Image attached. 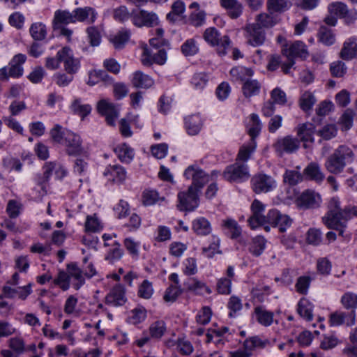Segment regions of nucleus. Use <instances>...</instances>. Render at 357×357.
I'll use <instances>...</instances> for the list:
<instances>
[{
    "mask_svg": "<svg viewBox=\"0 0 357 357\" xmlns=\"http://www.w3.org/2000/svg\"><path fill=\"white\" fill-rule=\"evenodd\" d=\"M132 23L138 26H154L158 24V17L154 13L144 10H133L131 13Z\"/></svg>",
    "mask_w": 357,
    "mask_h": 357,
    "instance_id": "10",
    "label": "nucleus"
},
{
    "mask_svg": "<svg viewBox=\"0 0 357 357\" xmlns=\"http://www.w3.org/2000/svg\"><path fill=\"white\" fill-rule=\"evenodd\" d=\"M292 219L285 214H282L275 209L270 210L268 213L267 223L273 227H278L280 232H284L292 224Z\"/></svg>",
    "mask_w": 357,
    "mask_h": 357,
    "instance_id": "11",
    "label": "nucleus"
},
{
    "mask_svg": "<svg viewBox=\"0 0 357 357\" xmlns=\"http://www.w3.org/2000/svg\"><path fill=\"white\" fill-rule=\"evenodd\" d=\"M199 192L192 187H189L187 192H181L178 194V208L180 211H194L199 205Z\"/></svg>",
    "mask_w": 357,
    "mask_h": 357,
    "instance_id": "6",
    "label": "nucleus"
},
{
    "mask_svg": "<svg viewBox=\"0 0 357 357\" xmlns=\"http://www.w3.org/2000/svg\"><path fill=\"white\" fill-rule=\"evenodd\" d=\"M112 248L107 252L105 256V259L109 263L113 264L122 257L123 251L120 248V244L116 241L112 245Z\"/></svg>",
    "mask_w": 357,
    "mask_h": 357,
    "instance_id": "52",
    "label": "nucleus"
},
{
    "mask_svg": "<svg viewBox=\"0 0 357 357\" xmlns=\"http://www.w3.org/2000/svg\"><path fill=\"white\" fill-rule=\"evenodd\" d=\"M73 111L81 116L82 118L88 115L91 111V105L88 104H82L80 100H75L71 105Z\"/></svg>",
    "mask_w": 357,
    "mask_h": 357,
    "instance_id": "59",
    "label": "nucleus"
},
{
    "mask_svg": "<svg viewBox=\"0 0 357 357\" xmlns=\"http://www.w3.org/2000/svg\"><path fill=\"white\" fill-rule=\"evenodd\" d=\"M192 229L197 235L201 236L208 235L212 231L210 222L204 217H199L193 220Z\"/></svg>",
    "mask_w": 357,
    "mask_h": 357,
    "instance_id": "33",
    "label": "nucleus"
},
{
    "mask_svg": "<svg viewBox=\"0 0 357 357\" xmlns=\"http://www.w3.org/2000/svg\"><path fill=\"white\" fill-rule=\"evenodd\" d=\"M75 23L73 11L57 10L54 13L53 24L54 28H59L61 24Z\"/></svg>",
    "mask_w": 357,
    "mask_h": 357,
    "instance_id": "30",
    "label": "nucleus"
},
{
    "mask_svg": "<svg viewBox=\"0 0 357 357\" xmlns=\"http://www.w3.org/2000/svg\"><path fill=\"white\" fill-rule=\"evenodd\" d=\"M114 151L122 162L130 163L134 158L133 149L125 143L116 146Z\"/></svg>",
    "mask_w": 357,
    "mask_h": 357,
    "instance_id": "34",
    "label": "nucleus"
},
{
    "mask_svg": "<svg viewBox=\"0 0 357 357\" xmlns=\"http://www.w3.org/2000/svg\"><path fill=\"white\" fill-rule=\"evenodd\" d=\"M266 241L261 236L254 238L250 245L249 250L255 257L260 256L266 248Z\"/></svg>",
    "mask_w": 357,
    "mask_h": 357,
    "instance_id": "45",
    "label": "nucleus"
},
{
    "mask_svg": "<svg viewBox=\"0 0 357 357\" xmlns=\"http://www.w3.org/2000/svg\"><path fill=\"white\" fill-rule=\"evenodd\" d=\"M26 60V56L23 54H17L13 56L9 63V75L10 77L18 78L23 75L22 65Z\"/></svg>",
    "mask_w": 357,
    "mask_h": 357,
    "instance_id": "23",
    "label": "nucleus"
},
{
    "mask_svg": "<svg viewBox=\"0 0 357 357\" xmlns=\"http://www.w3.org/2000/svg\"><path fill=\"white\" fill-rule=\"evenodd\" d=\"M340 301L343 307L349 311L347 325L354 324L356 319V310L357 309V294L350 291L346 292L341 297Z\"/></svg>",
    "mask_w": 357,
    "mask_h": 357,
    "instance_id": "17",
    "label": "nucleus"
},
{
    "mask_svg": "<svg viewBox=\"0 0 357 357\" xmlns=\"http://www.w3.org/2000/svg\"><path fill=\"white\" fill-rule=\"evenodd\" d=\"M255 315L257 321L262 326H269L273 322V313L262 306L255 308Z\"/></svg>",
    "mask_w": 357,
    "mask_h": 357,
    "instance_id": "35",
    "label": "nucleus"
},
{
    "mask_svg": "<svg viewBox=\"0 0 357 357\" xmlns=\"http://www.w3.org/2000/svg\"><path fill=\"white\" fill-rule=\"evenodd\" d=\"M204 40L212 46L217 47L218 54L222 56L226 55L227 50L230 47L231 40L228 36L220 37L218 30L214 27L206 29L204 33Z\"/></svg>",
    "mask_w": 357,
    "mask_h": 357,
    "instance_id": "3",
    "label": "nucleus"
},
{
    "mask_svg": "<svg viewBox=\"0 0 357 357\" xmlns=\"http://www.w3.org/2000/svg\"><path fill=\"white\" fill-rule=\"evenodd\" d=\"M75 22L87 21L88 23L93 24L97 18V13L91 7L77 8L73 10Z\"/></svg>",
    "mask_w": 357,
    "mask_h": 357,
    "instance_id": "21",
    "label": "nucleus"
},
{
    "mask_svg": "<svg viewBox=\"0 0 357 357\" xmlns=\"http://www.w3.org/2000/svg\"><path fill=\"white\" fill-rule=\"evenodd\" d=\"M340 56L344 60L357 58V37L350 38L344 42Z\"/></svg>",
    "mask_w": 357,
    "mask_h": 357,
    "instance_id": "27",
    "label": "nucleus"
},
{
    "mask_svg": "<svg viewBox=\"0 0 357 357\" xmlns=\"http://www.w3.org/2000/svg\"><path fill=\"white\" fill-rule=\"evenodd\" d=\"M66 270L69 273L70 280H73V287L76 290L79 289L84 284L86 279L82 268L77 263L72 262L67 264Z\"/></svg>",
    "mask_w": 357,
    "mask_h": 357,
    "instance_id": "20",
    "label": "nucleus"
},
{
    "mask_svg": "<svg viewBox=\"0 0 357 357\" xmlns=\"http://www.w3.org/2000/svg\"><path fill=\"white\" fill-rule=\"evenodd\" d=\"M97 109L100 114L105 116L108 125L114 126L119 112L116 105L107 100H101L98 103Z\"/></svg>",
    "mask_w": 357,
    "mask_h": 357,
    "instance_id": "15",
    "label": "nucleus"
},
{
    "mask_svg": "<svg viewBox=\"0 0 357 357\" xmlns=\"http://www.w3.org/2000/svg\"><path fill=\"white\" fill-rule=\"evenodd\" d=\"M247 128L248 134L251 137L252 142V140H255V138L259 135L261 129V123L257 114H252L250 115V121L247 126Z\"/></svg>",
    "mask_w": 357,
    "mask_h": 357,
    "instance_id": "43",
    "label": "nucleus"
},
{
    "mask_svg": "<svg viewBox=\"0 0 357 357\" xmlns=\"http://www.w3.org/2000/svg\"><path fill=\"white\" fill-rule=\"evenodd\" d=\"M332 264L330 260L326 257H322L317 259V272L324 275L330 274Z\"/></svg>",
    "mask_w": 357,
    "mask_h": 357,
    "instance_id": "64",
    "label": "nucleus"
},
{
    "mask_svg": "<svg viewBox=\"0 0 357 357\" xmlns=\"http://www.w3.org/2000/svg\"><path fill=\"white\" fill-rule=\"evenodd\" d=\"M230 75L236 81H245L253 75V70L250 68L238 66L232 68L230 70Z\"/></svg>",
    "mask_w": 357,
    "mask_h": 357,
    "instance_id": "44",
    "label": "nucleus"
},
{
    "mask_svg": "<svg viewBox=\"0 0 357 357\" xmlns=\"http://www.w3.org/2000/svg\"><path fill=\"white\" fill-rule=\"evenodd\" d=\"M105 301L106 304L111 306L123 305L127 301L124 287L121 284L115 285L107 294Z\"/></svg>",
    "mask_w": 357,
    "mask_h": 357,
    "instance_id": "16",
    "label": "nucleus"
},
{
    "mask_svg": "<svg viewBox=\"0 0 357 357\" xmlns=\"http://www.w3.org/2000/svg\"><path fill=\"white\" fill-rule=\"evenodd\" d=\"M316 102L314 94L310 91L303 92L298 100L300 108L305 112H310Z\"/></svg>",
    "mask_w": 357,
    "mask_h": 357,
    "instance_id": "38",
    "label": "nucleus"
},
{
    "mask_svg": "<svg viewBox=\"0 0 357 357\" xmlns=\"http://www.w3.org/2000/svg\"><path fill=\"white\" fill-rule=\"evenodd\" d=\"M29 33L35 40H43L47 36L46 26L41 22L33 23L30 26Z\"/></svg>",
    "mask_w": 357,
    "mask_h": 357,
    "instance_id": "46",
    "label": "nucleus"
},
{
    "mask_svg": "<svg viewBox=\"0 0 357 357\" xmlns=\"http://www.w3.org/2000/svg\"><path fill=\"white\" fill-rule=\"evenodd\" d=\"M25 17L20 12H14L8 17L9 24L20 30L24 27Z\"/></svg>",
    "mask_w": 357,
    "mask_h": 357,
    "instance_id": "61",
    "label": "nucleus"
},
{
    "mask_svg": "<svg viewBox=\"0 0 357 357\" xmlns=\"http://www.w3.org/2000/svg\"><path fill=\"white\" fill-rule=\"evenodd\" d=\"M251 210L252 215L249 218L248 223L252 229L266 225L268 214L266 215L262 214L265 210V206L260 201L255 199L251 205Z\"/></svg>",
    "mask_w": 357,
    "mask_h": 357,
    "instance_id": "14",
    "label": "nucleus"
},
{
    "mask_svg": "<svg viewBox=\"0 0 357 357\" xmlns=\"http://www.w3.org/2000/svg\"><path fill=\"white\" fill-rule=\"evenodd\" d=\"M252 188L255 193H266L275 187V180L265 174L255 175L251 179Z\"/></svg>",
    "mask_w": 357,
    "mask_h": 357,
    "instance_id": "9",
    "label": "nucleus"
},
{
    "mask_svg": "<svg viewBox=\"0 0 357 357\" xmlns=\"http://www.w3.org/2000/svg\"><path fill=\"white\" fill-rule=\"evenodd\" d=\"M220 241V238L218 236H213L211 243L208 247L202 249L203 253L208 258L213 257L215 253H220L219 250Z\"/></svg>",
    "mask_w": 357,
    "mask_h": 357,
    "instance_id": "63",
    "label": "nucleus"
},
{
    "mask_svg": "<svg viewBox=\"0 0 357 357\" xmlns=\"http://www.w3.org/2000/svg\"><path fill=\"white\" fill-rule=\"evenodd\" d=\"M185 128L190 135H196L201 130L203 121L199 114H193L185 119Z\"/></svg>",
    "mask_w": 357,
    "mask_h": 357,
    "instance_id": "29",
    "label": "nucleus"
},
{
    "mask_svg": "<svg viewBox=\"0 0 357 357\" xmlns=\"http://www.w3.org/2000/svg\"><path fill=\"white\" fill-rule=\"evenodd\" d=\"M300 140L291 135L280 137L273 144V148L278 155L282 156L284 153L291 154L298 150Z\"/></svg>",
    "mask_w": 357,
    "mask_h": 357,
    "instance_id": "7",
    "label": "nucleus"
},
{
    "mask_svg": "<svg viewBox=\"0 0 357 357\" xmlns=\"http://www.w3.org/2000/svg\"><path fill=\"white\" fill-rule=\"evenodd\" d=\"M351 218V207L346 206L342 209L340 200L333 197L329 202L328 211L323 218V222L328 228L337 230L339 235L343 236L347 222Z\"/></svg>",
    "mask_w": 357,
    "mask_h": 357,
    "instance_id": "1",
    "label": "nucleus"
},
{
    "mask_svg": "<svg viewBox=\"0 0 357 357\" xmlns=\"http://www.w3.org/2000/svg\"><path fill=\"white\" fill-rule=\"evenodd\" d=\"M222 176L229 182L241 183L248 180L250 174L246 164L236 161L226 167Z\"/></svg>",
    "mask_w": 357,
    "mask_h": 357,
    "instance_id": "4",
    "label": "nucleus"
},
{
    "mask_svg": "<svg viewBox=\"0 0 357 357\" xmlns=\"http://www.w3.org/2000/svg\"><path fill=\"white\" fill-rule=\"evenodd\" d=\"M279 22V18L275 14L266 13H261L257 15L256 22L255 24H259L261 27L271 28L275 26Z\"/></svg>",
    "mask_w": 357,
    "mask_h": 357,
    "instance_id": "40",
    "label": "nucleus"
},
{
    "mask_svg": "<svg viewBox=\"0 0 357 357\" xmlns=\"http://www.w3.org/2000/svg\"><path fill=\"white\" fill-rule=\"evenodd\" d=\"M54 163L50 162L47 163L44 166V173L43 176L41 178H39L38 180V184L41 187V189L44 192V194H46V187L45 183L48 181L50 176L54 174Z\"/></svg>",
    "mask_w": 357,
    "mask_h": 357,
    "instance_id": "57",
    "label": "nucleus"
},
{
    "mask_svg": "<svg viewBox=\"0 0 357 357\" xmlns=\"http://www.w3.org/2000/svg\"><path fill=\"white\" fill-rule=\"evenodd\" d=\"M70 275L69 273L60 271L57 277L54 280V283L63 290L66 291L70 287Z\"/></svg>",
    "mask_w": 357,
    "mask_h": 357,
    "instance_id": "56",
    "label": "nucleus"
},
{
    "mask_svg": "<svg viewBox=\"0 0 357 357\" xmlns=\"http://www.w3.org/2000/svg\"><path fill=\"white\" fill-rule=\"evenodd\" d=\"M58 56L64 64V69L68 74L76 73L80 66L79 61L74 58L73 51L68 47H64L58 51Z\"/></svg>",
    "mask_w": 357,
    "mask_h": 357,
    "instance_id": "13",
    "label": "nucleus"
},
{
    "mask_svg": "<svg viewBox=\"0 0 357 357\" xmlns=\"http://www.w3.org/2000/svg\"><path fill=\"white\" fill-rule=\"evenodd\" d=\"M282 54L288 60L287 63H283L281 66L282 70L285 74H288L289 69L295 64L294 59L296 58L305 59L309 55L305 43L299 40L294 42L289 47L284 48Z\"/></svg>",
    "mask_w": 357,
    "mask_h": 357,
    "instance_id": "2",
    "label": "nucleus"
},
{
    "mask_svg": "<svg viewBox=\"0 0 357 357\" xmlns=\"http://www.w3.org/2000/svg\"><path fill=\"white\" fill-rule=\"evenodd\" d=\"M246 43L252 47L263 45L266 40L265 30L259 26V24L251 23L246 24L243 29Z\"/></svg>",
    "mask_w": 357,
    "mask_h": 357,
    "instance_id": "5",
    "label": "nucleus"
},
{
    "mask_svg": "<svg viewBox=\"0 0 357 357\" xmlns=\"http://www.w3.org/2000/svg\"><path fill=\"white\" fill-rule=\"evenodd\" d=\"M166 331V324L163 321L153 322L149 327V333L151 337L160 339Z\"/></svg>",
    "mask_w": 357,
    "mask_h": 357,
    "instance_id": "51",
    "label": "nucleus"
},
{
    "mask_svg": "<svg viewBox=\"0 0 357 357\" xmlns=\"http://www.w3.org/2000/svg\"><path fill=\"white\" fill-rule=\"evenodd\" d=\"M345 166L344 163L333 153L326 159L325 162V167L328 172L334 174H340Z\"/></svg>",
    "mask_w": 357,
    "mask_h": 357,
    "instance_id": "37",
    "label": "nucleus"
},
{
    "mask_svg": "<svg viewBox=\"0 0 357 357\" xmlns=\"http://www.w3.org/2000/svg\"><path fill=\"white\" fill-rule=\"evenodd\" d=\"M261 89L260 83L256 79H247L242 86L243 93L246 98L259 94Z\"/></svg>",
    "mask_w": 357,
    "mask_h": 357,
    "instance_id": "41",
    "label": "nucleus"
},
{
    "mask_svg": "<svg viewBox=\"0 0 357 357\" xmlns=\"http://www.w3.org/2000/svg\"><path fill=\"white\" fill-rule=\"evenodd\" d=\"M181 52L185 56L195 55L199 52V47L195 39L187 40L181 45Z\"/></svg>",
    "mask_w": 357,
    "mask_h": 357,
    "instance_id": "55",
    "label": "nucleus"
},
{
    "mask_svg": "<svg viewBox=\"0 0 357 357\" xmlns=\"http://www.w3.org/2000/svg\"><path fill=\"white\" fill-rule=\"evenodd\" d=\"M67 132H70V130L63 129L59 125H56L50 130V135L54 142L63 144L66 140V134Z\"/></svg>",
    "mask_w": 357,
    "mask_h": 357,
    "instance_id": "53",
    "label": "nucleus"
},
{
    "mask_svg": "<svg viewBox=\"0 0 357 357\" xmlns=\"http://www.w3.org/2000/svg\"><path fill=\"white\" fill-rule=\"evenodd\" d=\"M184 285L188 291L195 292L197 294H211V289L207 287L205 283L198 280L197 278H190Z\"/></svg>",
    "mask_w": 357,
    "mask_h": 357,
    "instance_id": "36",
    "label": "nucleus"
},
{
    "mask_svg": "<svg viewBox=\"0 0 357 357\" xmlns=\"http://www.w3.org/2000/svg\"><path fill=\"white\" fill-rule=\"evenodd\" d=\"M255 148V140H252L248 145L243 146L239 151L236 161H247L250 158L251 153L254 152Z\"/></svg>",
    "mask_w": 357,
    "mask_h": 357,
    "instance_id": "60",
    "label": "nucleus"
},
{
    "mask_svg": "<svg viewBox=\"0 0 357 357\" xmlns=\"http://www.w3.org/2000/svg\"><path fill=\"white\" fill-rule=\"evenodd\" d=\"M334 155L342 160L346 165L347 163H350L354 160V153L350 148L348 146L342 145L340 146L337 149L333 152Z\"/></svg>",
    "mask_w": 357,
    "mask_h": 357,
    "instance_id": "49",
    "label": "nucleus"
},
{
    "mask_svg": "<svg viewBox=\"0 0 357 357\" xmlns=\"http://www.w3.org/2000/svg\"><path fill=\"white\" fill-rule=\"evenodd\" d=\"M270 345V341L268 339H262L258 336L251 337L246 339L243 342V347L248 351L251 355L252 351L257 349H264Z\"/></svg>",
    "mask_w": 357,
    "mask_h": 357,
    "instance_id": "31",
    "label": "nucleus"
},
{
    "mask_svg": "<svg viewBox=\"0 0 357 357\" xmlns=\"http://www.w3.org/2000/svg\"><path fill=\"white\" fill-rule=\"evenodd\" d=\"M321 202L320 195L311 190H305L296 199L297 206L303 209L318 208Z\"/></svg>",
    "mask_w": 357,
    "mask_h": 357,
    "instance_id": "12",
    "label": "nucleus"
},
{
    "mask_svg": "<svg viewBox=\"0 0 357 357\" xmlns=\"http://www.w3.org/2000/svg\"><path fill=\"white\" fill-rule=\"evenodd\" d=\"M31 284L17 288H12L8 286H5L2 289L3 296L8 298H13L17 296L19 298L24 300L31 293Z\"/></svg>",
    "mask_w": 357,
    "mask_h": 357,
    "instance_id": "24",
    "label": "nucleus"
},
{
    "mask_svg": "<svg viewBox=\"0 0 357 357\" xmlns=\"http://www.w3.org/2000/svg\"><path fill=\"white\" fill-rule=\"evenodd\" d=\"M185 10V4L181 1H175L172 6V12L167 15V18L170 21L176 20Z\"/></svg>",
    "mask_w": 357,
    "mask_h": 357,
    "instance_id": "62",
    "label": "nucleus"
},
{
    "mask_svg": "<svg viewBox=\"0 0 357 357\" xmlns=\"http://www.w3.org/2000/svg\"><path fill=\"white\" fill-rule=\"evenodd\" d=\"M63 145L66 147V152L68 155H76L80 154L83 151L80 137L71 131L66 134Z\"/></svg>",
    "mask_w": 357,
    "mask_h": 357,
    "instance_id": "19",
    "label": "nucleus"
},
{
    "mask_svg": "<svg viewBox=\"0 0 357 357\" xmlns=\"http://www.w3.org/2000/svg\"><path fill=\"white\" fill-rule=\"evenodd\" d=\"M103 174L112 182L121 183L126 178V169L118 165L108 166Z\"/></svg>",
    "mask_w": 357,
    "mask_h": 357,
    "instance_id": "25",
    "label": "nucleus"
},
{
    "mask_svg": "<svg viewBox=\"0 0 357 357\" xmlns=\"http://www.w3.org/2000/svg\"><path fill=\"white\" fill-rule=\"evenodd\" d=\"M297 170H286L284 174V182L290 185H295L303 181V175L299 172V167Z\"/></svg>",
    "mask_w": 357,
    "mask_h": 357,
    "instance_id": "50",
    "label": "nucleus"
},
{
    "mask_svg": "<svg viewBox=\"0 0 357 357\" xmlns=\"http://www.w3.org/2000/svg\"><path fill=\"white\" fill-rule=\"evenodd\" d=\"M318 38L321 43L327 46L333 45L335 41V36L333 31L324 26L319 28Z\"/></svg>",
    "mask_w": 357,
    "mask_h": 357,
    "instance_id": "48",
    "label": "nucleus"
},
{
    "mask_svg": "<svg viewBox=\"0 0 357 357\" xmlns=\"http://www.w3.org/2000/svg\"><path fill=\"white\" fill-rule=\"evenodd\" d=\"M292 6L290 0H267L266 8L271 14L282 13Z\"/></svg>",
    "mask_w": 357,
    "mask_h": 357,
    "instance_id": "28",
    "label": "nucleus"
},
{
    "mask_svg": "<svg viewBox=\"0 0 357 357\" xmlns=\"http://www.w3.org/2000/svg\"><path fill=\"white\" fill-rule=\"evenodd\" d=\"M130 35V33L129 31L123 30L119 31L116 35L111 38V42L113 43L115 48L120 49L123 47L124 44L128 40Z\"/></svg>",
    "mask_w": 357,
    "mask_h": 357,
    "instance_id": "58",
    "label": "nucleus"
},
{
    "mask_svg": "<svg viewBox=\"0 0 357 357\" xmlns=\"http://www.w3.org/2000/svg\"><path fill=\"white\" fill-rule=\"evenodd\" d=\"M312 309L313 306L312 303L307 299L302 298L298 304V313L301 317H303L307 321L312 319Z\"/></svg>",
    "mask_w": 357,
    "mask_h": 357,
    "instance_id": "47",
    "label": "nucleus"
},
{
    "mask_svg": "<svg viewBox=\"0 0 357 357\" xmlns=\"http://www.w3.org/2000/svg\"><path fill=\"white\" fill-rule=\"evenodd\" d=\"M312 280V278L307 275L299 277L295 284L296 291L301 294H307Z\"/></svg>",
    "mask_w": 357,
    "mask_h": 357,
    "instance_id": "54",
    "label": "nucleus"
},
{
    "mask_svg": "<svg viewBox=\"0 0 357 357\" xmlns=\"http://www.w3.org/2000/svg\"><path fill=\"white\" fill-rule=\"evenodd\" d=\"M220 5L231 19H237L243 13V6L238 0H220Z\"/></svg>",
    "mask_w": 357,
    "mask_h": 357,
    "instance_id": "26",
    "label": "nucleus"
},
{
    "mask_svg": "<svg viewBox=\"0 0 357 357\" xmlns=\"http://www.w3.org/2000/svg\"><path fill=\"white\" fill-rule=\"evenodd\" d=\"M184 176L187 179H192V183L189 187L199 192L204 185L209 181V176L203 170L194 166H189L184 172Z\"/></svg>",
    "mask_w": 357,
    "mask_h": 357,
    "instance_id": "8",
    "label": "nucleus"
},
{
    "mask_svg": "<svg viewBox=\"0 0 357 357\" xmlns=\"http://www.w3.org/2000/svg\"><path fill=\"white\" fill-rule=\"evenodd\" d=\"M314 127L312 123H305L297 127V135L300 138V142H313V134Z\"/></svg>",
    "mask_w": 357,
    "mask_h": 357,
    "instance_id": "39",
    "label": "nucleus"
},
{
    "mask_svg": "<svg viewBox=\"0 0 357 357\" xmlns=\"http://www.w3.org/2000/svg\"><path fill=\"white\" fill-rule=\"evenodd\" d=\"M166 59L167 54L165 50L161 49L158 50L157 52L153 53L147 45L144 47L141 59L143 65L151 66L153 63L162 65L165 63Z\"/></svg>",
    "mask_w": 357,
    "mask_h": 357,
    "instance_id": "18",
    "label": "nucleus"
},
{
    "mask_svg": "<svg viewBox=\"0 0 357 357\" xmlns=\"http://www.w3.org/2000/svg\"><path fill=\"white\" fill-rule=\"evenodd\" d=\"M303 175L307 179L313 181L317 183H321L325 178L320 165L315 162H312L303 170Z\"/></svg>",
    "mask_w": 357,
    "mask_h": 357,
    "instance_id": "22",
    "label": "nucleus"
},
{
    "mask_svg": "<svg viewBox=\"0 0 357 357\" xmlns=\"http://www.w3.org/2000/svg\"><path fill=\"white\" fill-rule=\"evenodd\" d=\"M222 227L225 231L231 238H236L241 234V228L236 220L227 218L222 221Z\"/></svg>",
    "mask_w": 357,
    "mask_h": 357,
    "instance_id": "42",
    "label": "nucleus"
},
{
    "mask_svg": "<svg viewBox=\"0 0 357 357\" xmlns=\"http://www.w3.org/2000/svg\"><path fill=\"white\" fill-rule=\"evenodd\" d=\"M132 85L136 88L149 89L154 84L153 79L141 71H136L132 79Z\"/></svg>",
    "mask_w": 357,
    "mask_h": 357,
    "instance_id": "32",
    "label": "nucleus"
}]
</instances>
